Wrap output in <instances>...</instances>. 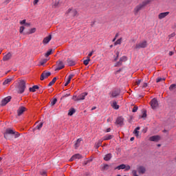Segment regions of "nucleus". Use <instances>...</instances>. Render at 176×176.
<instances>
[{"label":"nucleus","instance_id":"obj_1","mask_svg":"<svg viewBox=\"0 0 176 176\" xmlns=\"http://www.w3.org/2000/svg\"><path fill=\"white\" fill-rule=\"evenodd\" d=\"M152 2V0H144L139 5L136 6L135 8L133 10V13L135 16H137L138 13H140V10H142V9H145L146 6L147 5H149Z\"/></svg>","mask_w":176,"mask_h":176},{"label":"nucleus","instance_id":"obj_2","mask_svg":"<svg viewBox=\"0 0 176 176\" xmlns=\"http://www.w3.org/2000/svg\"><path fill=\"white\" fill-rule=\"evenodd\" d=\"M27 86L25 85V80H21L18 83L17 86V93L19 94H23L24 91H25Z\"/></svg>","mask_w":176,"mask_h":176},{"label":"nucleus","instance_id":"obj_3","mask_svg":"<svg viewBox=\"0 0 176 176\" xmlns=\"http://www.w3.org/2000/svg\"><path fill=\"white\" fill-rule=\"evenodd\" d=\"M148 46V42L146 41H142L138 44H136L135 46V49L138 50V49H145Z\"/></svg>","mask_w":176,"mask_h":176},{"label":"nucleus","instance_id":"obj_4","mask_svg":"<svg viewBox=\"0 0 176 176\" xmlns=\"http://www.w3.org/2000/svg\"><path fill=\"white\" fill-rule=\"evenodd\" d=\"M150 104L152 109H156V108L159 107V102H157V99H156V98H153L150 102Z\"/></svg>","mask_w":176,"mask_h":176},{"label":"nucleus","instance_id":"obj_5","mask_svg":"<svg viewBox=\"0 0 176 176\" xmlns=\"http://www.w3.org/2000/svg\"><path fill=\"white\" fill-rule=\"evenodd\" d=\"M50 75H52L51 72L44 71L41 75L40 80H45V79H47V78H49V76H50Z\"/></svg>","mask_w":176,"mask_h":176},{"label":"nucleus","instance_id":"obj_6","mask_svg":"<svg viewBox=\"0 0 176 176\" xmlns=\"http://www.w3.org/2000/svg\"><path fill=\"white\" fill-rule=\"evenodd\" d=\"M116 124H118V126H124V118H123L122 116L118 117L116 120Z\"/></svg>","mask_w":176,"mask_h":176},{"label":"nucleus","instance_id":"obj_7","mask_svg":"<svg viewBox=\"0 0 176 176\" xmlns=\"http://www.w3.org/2000/svg\"><path fill=\"white\" fill-rule=\"evenodd\" d=\"M162 140V137L159 135H153L149 138V141H152L153 142H159V141Z\"/></svg>","mask_w":176,"mask_h":176},{"label":"nucleus","instance_id":"obj_8","mask_svg":"<svg viewBox=\"0 0 176 176\" xmlns=\"http://www.w3.org/2000/svg\"><path fill=\"white\" fill-rule=\"evenodd\" d=\"M111 96L110 97H112L113 98H115V97H118V96H119V94H120V89H113L111 93Z\"/></svg>","mask_w":176,"mask_h":176},{"label":"nucleus","instance_id":"obj_9","mask_svg":"<svg viewBox=\"0 0 176 176\" xmlns=\"http://www.w3.org/2000/svg\"><path fill=\"white\" fill-rule=\"evenodd\" d=\"M10 100H12V96H8V97L5 98L4 99H3L1 100V106L5 107V105H6V104H8V102H10Z\"/></svg>","mask_w":176,"mask_h":176},{"label":"nucleus","instance_id":"obj_10","mask_svg":"<svg viewBox=\"0 0 176 176\" xmlns=\"http://www.w3.org/2000/svg\"><path fill=\"white\" fill-rule=\"evenodd\" d=\"M56 64H58V67L55 69V71H60V69H63V68L65 67V65H64V63H63V61L61 60H58L56 62Z\"/></svg>","mask_w":176,"mask_h":176},{"label":"nucleus","instance_id":"obj_11","mask_svg":"<svg viewBox=\"0 0 176 176\" xmlns=\"http://www.w3.org/2000/svg\"><path fill=\"white\" fill-rule=\"evenodd\" d=\"M138 172L139 174H145L146 173V168L144 166H140L137 168Z\"/></svg>","mask_w":176,"mask_h":176},{"label":"nucleus","instance_id":"obj_12","mask_svg":"<svg viewBox=\"0 0 176 176\" xmlns=\"http://www.w3.org/2000/svg\"><path fill=\"white\" fill-rule=\"evenodd\" d=\"M26 111L27 108L23 106L20 107L17 110L18 116H21V115L24 113V112H25Z\"/></svg>","mask_w":176,"mask_h":176},{"label":"nucleus","instance_id":"obj_13","mask_svg":"<svg viewBox=\"0 0 176 176\" xmlns=\"http://www.w3.org/2000/svg\"><path fill=\"white\" fill-rule=\"evenodd\" d=\"M8 134L13 135L16 134V132H14V131H13L10 128H8L6 130V132L4 133V138H6V135H8Z\"/></svg>","mask_w":176,"mask_h":176},{"label":"nucleus","instance_id":"obj_14","mask_svg":"<svg viewBox=\"0 0 176 176\" xmlns=\"http://www.w3.org/2000/svg\"><path fill=\"white\" fill-rule=\"evenodd\" d=\"M12 58V53L8 52L3 57V61H9Z\"/></svg>","mask_w":176,"mask_h":176},{"label":"nucleus","instance_id":"obj_15","mask_svg":"<svg viewBox=\"0 0 176 176\" xmlns=\"http://www.w3.org/2000/svg\"><path fill=\"white\" fill-rule=\"evenodd\" d=\"M168 14H170L169 12H162L158 15V19L162 20V19H164V17H166V16H168Z\"/></svg>","mask_w":176,"mask_h":176},{"label":"nucleus","instance_id":"obj_16","mask_svg":"<svg viewBox=\"0 0 176 176\" xmlns=\"http://www.w3.org/2000/svg\"><path fill=\"white\" fill-rule=\"evenodd\" d=\"M50 41H52V34H50L49 36H47V37L44 38L43 41V43L44 45H47V43L48 42H50Z\"/></svg>","mask_w":176,"mask_h":176},{"label":"nucleus","instance_id":"obj_17","mask_svg":"<svg viewBox=\"0 0 176 176\" xmlns=\"http://www.w3.org/2000/svg\"><path fill=\"white\" fill-rule=\"evenodd\" d=\"M36 90H39V86L38 85H34L32 87L29 88V91L32 93H35Z\"/></svg>","mask_w":176,"mask_h":176},{"label":"nucleus","instance_id":"obj_18","mask_svg":"<svg viewBox=\"0 0 176 176\" xmlns=\"http://www.w3.org/2000/svg\"><path fill=\"white\" fill-rule=\"evenodd\" d=\"M111 159H112V154L111 153H108V154L104 155V160L105 162H109V160Z\"/></svg>","mask_w":176,"mask_h":176},{"label":"nucleus","instance_id":"obj_19","mask_svg":"<svg viewBox=\"0 0 176 176\" xmlns=\"http://www.w3.org/2000/svg\"><path fill=\"white\" fill-rule=\"evenodd\" d=\"M100 170L101 171H106L107 170H109V165L104 164L103 165H102Z\"/></svg>","mask_w":176,"mask_h":176},{"label":"nucleus","instance_id":"obj_20","mask_svg":"<svg viewBox=\"0 0 176 176\" xmlns=\"http://www.w3.org/2000/svg\"><path fill=\"white\" fill-rule=\"evenodd\" d=\"M87 96V92H84L78 96V101L80 100H85V98Z\"/></svg>","mask_w":176,"mask_h":176},{"label":"nucleus","instance_id":"obj_21","mask_svg":"<svg viewBox=\"0 0 176 176\" xmlns=\"http://www.w3.org/2000/svg\"><path fill=\"white\" fill-rule=\"evenodd\" d=\"M124 168H126V164H122L115 168V170H124Z\"/></svg>","mask_w":176,"mask_h":176},{"label":"nucleus","instance_id":"obj_22","mask_svg":"<svg viewBox=\"0 0 176 176\" xmlns=\"http://www.w3.org/2000/svg\"><path fill=\"white\" fill-rule=\"evenodd\" d=\"M67 63L69 67H73V65H75V61L68 58L67 60Z\"/></svg>","mask_w":176,"mask_h":176},{"label":"nucleus","instance_id":"obj_23","mask_svg":"<svg viewBox=\"0 0 176 176\" xmlns=\"http://www.w3.org/2000/svg\"><path fill=\"white\" fill-rule=\"evenodd\" d=\"M26 21H27V20L23 19V21H20V24L21 25H23V24H24L25 27H30L31 25V24L25 23Z\"/></svg>","mask_w":176,"mask_h":176},{"label":"nucleus","instance_id":"obj_24","mask_svg":"<svg viewBox=\"0 0 176 176\" xmlns=\"http://www.w3.org/2000/svg\"><path fill=\"white\" fill-rule=\"evenodd\" d=\"M75 112H76V110H75V109L72 108L69 110V113L68 115L69 116H72V115H74V113H75Z\"/></svg>","mask_w":176,"mask_h":176},{"label":"nucleus","instance_id":"obj_25","mask_svg":"<svg viewBox=\"0 0 176 176\" xmlns=\"http://www.w3.org/2000/svg\"><path fill=\"white\" fill-rule=\"evenodd\" d=\"M111 107L113 108V109H119V105H118V102H116V101L113 102Z\"/></svg>","mask_w":176,"mask_h":176},{"label":"nucleus","instance_id":"obj_26","mask_svg":"<svg viewBox=\"0 0 176 176\" xmlns=\"http://www.w3.org/2000/svg\"><path fill=\"white\" fill-rule=\"evenodd\" d=\"M60 6V1H56L55 3L52 5V8L54 9L58 8Z\"/></svg>","mask_w":176,"mask_h":176},{"label":"nucleus","instance_id":"obj_27","mask_svg":"<svg viewBox=\"0 0 176 176\" xmlns=\"http://www.w3.org/2000/svg\"><path fill=\"white\" fill-rule=\"evenodd\" d=\"M82 141V139H78L76 142L74 144V146H75V148L76 149L77 148H78L80 144V142Z\"/></svg>","mask_w":176,"mask_h":176},{"label":"nucleus","instance_id":"obj_28","mask_svg":"<svg viewBox=\"0 0 176 176\" xmlns=\"http://www.w3.org/2000/svg\"><path fill=\"white\" fill-rule=\"evenodd\" d=\"M113 138V135H109L108 136H105L103 139V141H108V140H112Z\"/></svg>","mask_w":176,"mask_h":176},{"label":"nucleus","instance_id":"obj_29","mask_svg":"<svg viewBox=\"0 0 176 176\" xmlns=\"http://www.w3.org/2000/svg\"><path fill=\"white\" fill-rule=\"evenodd\" d=\"M102 144V140H98V142L95 145V148L96 149H98L100 146H101Z\"/></svg>","mask_w":176,"mask_h":176},{"label":"nucleus","instance_id":"obj_30","mask_svg":"<svg viewBox=\"0 0 176 176\" xmlns=\"http://www.w3.org/2000/svg\"><path fill=\"white\" fill-rule=\"evenodd\" d=\"M12 78H7L3 82V85H8V83H10L12 82Z\"/></svg>","mask_w":176,"mask_h":176},{"label":"nucleus","instance_id":"obj_31","mask_svg":"<svg viewBox=\"0 0 176 176\" xmlns=\"http://www.w3.org/2000/svg\"><path fill=\"white\" fill-rule=\"evenodd\" d=\"M48 60L49 59H47V58H44L41 60V61L40 62V65H43L44 64H46Z\"/></svg>","mask_w":176,"mask_h":176},{"label":"nucleus","instance_id":"obj_32","mask_svg":"<svg viewBox=\"0 0 176 176\" xmlns=\"http://www.w3.org/2000/svg\"><path fill=\"white\" fill-rule=\"evenodd\" d=\"M122 43V38L118 39L115 43L114 45L116 46V45H120Z\"/></svg>","mask_w":176,"mask_h":176},{"label":"nucleus","instance_id":"obj_33","mask_svg":"<svg viewBox=\"0 0 176 176\" xmlns=\"http://www.w3.org/2000/svg\"><path fill=\"white\" fill-rule=\"evenodd\" d=\"M89 61H90V58H87V60H85L83 61L84 65H89Z\"/></svg>","mask_w":176,"mask_h":176},{"label":"nucleus","instance_id":"obj_34","mask_svg":"<svg viewBox=\"0 0 176 176\" xmlns=\"http://www.w3.org/2000/svg\"><path fill=\"white\" fill-rule=\"evenodd\" d=\"M52 52H53V50H49V51H47V53L45 54V57H49V56L52 54Z\"/></svg>","mask_w":176,"mask_h":176},{"label":"nucleus","instance_id":"obj_35","mask_svg":"<svg viewBox=\"0 0 176 176\" xmlns=\"http://www.w3.org/2000/svg\"><path fill=\"white\" fill-rule=\"evenodd\" d=\"M76 14H78V11L76 10H72V16H73V17H75V16H76Z\"/></svg>","mask_w":176,"mask_h":176},{"label":"nucleus","instance_id":"obj_36","mask_svg":"<svg viewBox=\"0 0 176 176\" xmlns=\"http://www.w3.org/2000/svg\"><path fill=\"white\" fill-rule=\"evenodd\" d=\"M120 60L121 61V63L127 61V56H122L120 58Z\"/></svg>","mask_w":176,"mask_h":176},{"label":"nucleus","instance_id":"obj_37","mask_svg":"<svg viewBox=\"0 0 176 176\" xmlns=\"http://www.w3.org/2000/svg\"><path fill=\"white\" fill-rule=\"evenodd\" d=\"M176 87V85L175 84H172L170 87H169V90L170 91H172V90H174V89H175Z\"/></svg>","mask_w":176,"mask_h":176},{"label":"nucleus","instance_id":"obj_38","mask_svg":"<svg viewBox=\"0 0 176 176\" xmlns=\"http://www.w3.org/2000/svg\"><path fill=\"white\" fill-rule=\"evenodd\" d=\"M36 32V28H32V29L29 31L28 34H34V33H35Z\"/></svg>","mask_w":176,"mask_h":176},{"label":"nucleus","instance_id":"obj_39","mask_svg":"<svg viewBox=\"0 0 176 176\" xmlns=\"http://www.w3.org/2000/svg\"><path fill=\"white\" fill-rule=\"evenodd\" d=\"M74 76H75L74 74H70L67 78V82H71V79H72V78H74Z\"/></svg>","mask_w":176,"mask_h":176},{"label":"nucleus","instance_id":"obj_40","mask_svg":"<svg viewBox=\"0 0 176 176\" xmlns=\"http://www.w3.org/2000/svg\"><path fill=\"white\" fill-rule=\"evenodd\" d=\"M43 126V122H41L38 125L36 126V129H37L38 130H40L41 129H42Z\"/></svg>","mask_w":176,"mask_h":176},{"label":"nucleus","instance_id":"obj_41","mask_svg":"<svg viewBox=\"0 0 176 176\" xmlns=\"http://www.w3.org/2000/svg\"><path fill=\"white\" fill-rule=\"evenodd\" d=\"M74 159H82V155L80 154H76L74 155Z\"/></svg>","mask_w":176,"mask_h":176},{"label":"nucleus","instance_id":"obj_42","mask_svg":"<svg viewBox=\"0 0 176 176\" xmlns=\"http://www.w3.org/2000/svg\"><path fill=\"white\" fill-rule=\"evenodd\" d=\"M163 80H166V78H157L156 82H157V83H159V82H162Z\"/></svg>","mask_w":176,"mask_h":176},{"label":"nucleus","instance_id":"obj_43","mask_svg":"<svg viewBox=\"0 0 176 176\" xmlns=\"http://www.w3.org/2000/svg\"><path fill=\"white\" fill-rule=\"evenodd\" d=\"M57 102V98H54L53 101L51 102V105L53 107V105H56V103Z\"/></svg>","mask_w":176,"mask_h":176},{"label":"nucleus","instance_id":"obj_44","mask_svg":"<svg viewBox=\"0 0 176 176\" xmlns=\"http://www.w3.org/2000/svg\"><path fill=\"white\" fill-rule=\"evenodd\" d=\"M24 30H25V28L24 26H21L19 30L20 34H23V32L24 31Z\"/></svg>","mask_w":176,"mask_h":176},{"label":"nucleus","instance_id":"obj_45","mask_svg":"<svg viewBox=\"0 0 176 176\" xmlns=\"http://www.w3.org/2000/svg\"><path fill=\"white\" fill-rule=\"evenodd\" d=\"M90 162H93V160H87V161H85L84 163H83V165H84V166H87V164L88 163H90Z\"/></svg>","mask_w":176,"mask_h":176},{"label":"nucleus","instance_id":"obj_46","mask_svg":"<svg viewBox=\"0 0 176 176\" xmlns=\"http://www.w3.org/2000/svg\"><path fill=\"white\" fill-rule=\"evenodd\" d=\"M137 111H138V107L134 106V107L132 110V112L135 113V112H137Z\"/></svg>","mask_w":176,"mask_h":176},{"label":"nucleus","instance_id":"obj_47","mask_svg":"<svg viewBox=\"0 0 176 176\" xmlns=\"http://www.w3.org/2000/svg\"><path fill=\"white\" fill-rule=\"evenodd\" d=\"M72 100H74V101H79L78 96H74L72 97Z\"/></svg>","mask_w":176,"mask_h":176},{"label":"nucleus","instance_id":"obj_48","mask_svg":"<svg viewBox=\"0 0 176 176\" xmlns=\"http://www.w3.org/2000/svg\"><path fill=\"white\" fill-rule=\"evenodd\" d=\"M130 168H131V167H130V165H127V166L125 165V168H124L125 171H129Z\"/></svg>","mask_w":176,"mask_h":176},{"label":"nucleus","instance_id":"obj_49","mask_svg":"<svg viewBox=\"0 0 176 176\" xmlns=\"http://www.w3.org/2000/svg\"><path fill=\"white\" fill-rule=\"evenodd\" d=\"M41 175H47V172L45 170L40 171Z\"/></svg>","mask_w":176,"mask_h":176},{"label":"nucleus","instance_id":"obj_50","mask_svg":"<svg viewBox=\"0 0 176 176\" xmlns=\"http://www.w3.org/2000/svg\"><path fill=\"white\" fill-rule=\"evenodd\" d=\"M123 69L120 68L118 70H117L116 72H115V75H118V74H120V72H122Z\"/></svg>","mask_w":176,"mask_h":176},{"label":"nucleus","instance_id":"obj_51","mask_svg":"<svg viewBox=\"0 0 176 176\" xmlns=\"http://www.w3.org/2000/svg\"><path fill=\"white\" fill-rule=\"evenodd\" d=\"M134 133L136 137H138L139 134H140V131H137V129L134 130Z\"/></svg>","mask_w":176,"mask_h":176},{"label":"nucleus","instance_id":"obj_52","mask_svg":"<svg viewBox=\"0 0 176 176\" xmlns=\"http://www.w3.org/2000/svg\"><path fill=\"white\" fill-rule=\"evenodd\" d=\"M132 174L133 176H139L138 175H137V170H133L132 171Z\"/></svg>","mask_w":176,"mask_h":176},{"label":"nucleus","instance_id":"obj_53","mask_svg":"<svg viewBox=\"0 0 176 176\" xmlns=\"http://www.w3.org/2000/svg\"><path fill=\"white\" fill-rule=\"evenodd\" d=\"M120 65H122V61H118L117 62L116 67H120Z\"/></svg>","mask_w":176,"mask_h":176},{"label":"nucleus","instance_id":"obj_54","mask_svg":"<svg viewBox=\"0 0 176 176\" xmlns=\"http://www.w3.org/2000/svg\"><path fill=\"white\" fill-rule=\"evenodd\" d=\"M141 82H142V80H138V81L135 82V85H137V86H140V85H141Z\"/></svg>","mask_w":176,"mask_h":176},{"label":"nucleus","instance_id":"obj_55","mask_svg":"<svg viewBox=\"0 0 176 176\" xmlns=\"http://www.w3.org/2000/svg\"><path fill=\"white\" fill-rule=\"evenodd\" d=\"M116 58L114 59L115 61H118V58H119V52H116Z\"/></svg>","mask_w":176,"mask_h":176},{"label":"nucleus","instance_id":"obj_56","mask_svg":"<svg viewBox=\"0 0 176 176\" xmlns=\"http://www.w3.org/2000/svg\"><path fill=\"white\" fill-rule=\"evenodd\" d=\"M142 118H146V110H145L142 116Z\"/></svg>","mask_w":176,"mask_h":176},{"label":"nucleus","instance_id":"obj_57","mask_svg":"<svg viewBox=\"0 0 176 176\" xmlns=\"http://www.w3.org/2000/svg\"><path fill=\"white\" fill-rule=\"evenodd\" d=\"M72 10H73L72 9L69 8L68 10L66 12V14H69V13H72Z\"/></svg>","mask_w":176,"mask_h":176},{"label":"nucleus","instance_id":"obj_58","mask_svg":"<svg viewBox=\"0 0 176 176\" xmlns=\"http://www.w3.org/2000/svg\"><path fill=\"white\" fill-rule=\"evenodd\" d=\"M145 87H148V83L144 82L142 86V89H145Z\"/></svg>","mask_w":176,"mask_h":176},{"label":"nucleus","instance_id":"obj_59","mask_svg":"<svg viewBox=\"0 0 176 176\" xmlns=\"http://www.w3.org/2000/svg\"><path fill=\"white\" fill-rule=\"evenodd\" d=\"M93 51L92 52H91L89 54H88V56H87V58H90V57H91V56H93Z\"/></svg>","mask_w":176,"mask_h":176},{"label":"nucleus","instance_id":"obj_60","mask_svg":"<svg viewBox=\"0 0 176 176\" xmlns=\"http://www.w3.org/2000/svg\"><path fill=\"white\" fill-rule=\"evenodd\" d=\"M15 135V138H17L18 137L20 136V133H19L18 132H16V133H14Z\"/></svg>","mask_w":176,"mask_h":176},{"label":"nucleus","instance_id":"obj_61","mask_svg":"<svg viewBox=\"0 0 176 176\" xmlns=\"http://www.w3.org/2000/svg\"><path fill=\"white\" fill-rule=\"evenodd\" d=\"M56 80H57V77H54V78L52 79V82H53L54 83H56Z\"/></svg>","mask_w":176,"mask_h":176},{"label":"nucleus","instance_id":"obj_62","mask_svg":"<svg viewBox=\"0 0 176 176\" xmlns=\"http://www.w3.org/2000/svg\"><path fill=\"white\" fill-rule=\"evenodd\" d=\"M38 2H39V0H34L33 3H34V5H36V3H38Z\"/></svg>","mask_w":176,"mask_h":176},{"label":"nucleus","instance_id":"obj_63","mask_svg":"<svg viewBox=\"0 0 176 176\" xmlns=\"http://www.w3.org/2000/svg\"><path fill=\"white\" fill-rule=\"evenodd\" d=\"M11 0H6V1H4V3H6V5H8V3H9V2H10Z\"/></svg>","mask_w":176,"mask_h":176},{"label":"nucleus","instance_id":"obj_64","mask_svg":"<svg viewBox=\"0 0 176 176\" xmlns=\"http://www.w3.org/2000/svg\"><path fill=\"white\" fill-rule=\"evenodd\" d=\"M53 85H54V83L52 81H51V82L49 83L48 86H53Z\"/></svg>","mask_w":176,"mask_h":176}]
</instances>
